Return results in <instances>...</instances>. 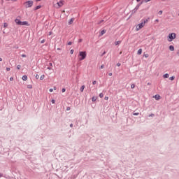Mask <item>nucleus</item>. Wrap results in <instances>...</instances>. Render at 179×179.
<instances>
[{
  "mask_svg": "<svg viewBox=\"0 0 179 179\" xmlns=\"http://www.w3.org/2000/svg\"><path fill=\"white\" fill-rule=\"evenodd\" d=\"M148 22V20H142V22L136 25V31H139L141 29H143V27H145V24H146Z\"/></svg>",
  "mask_w": 179,
  "mask_h": 179,
  "instance_id": "f257e3e1",
  "label": "nucleus"
},
{
  "mask_svg": "<svg viewBox=\"0 0 179 179\" xmlns=\"http://www.w3.org/2000/svg\"><path fill=\"white\" fill-rule=\"evenodd\" d=\"M87 55V54L86 53V51L80 52L78 55L79 61H83V59H85Z\"/></svg>",
  "mask_w": 179,
  "mask_h": 179,
  "instance_id": "f03ea898",
  "label": "nucleus"
},
{
  "mask_svg": "<svg viewBox=\"0 0 179 179\" xmlns=\"http://www.w3.org/2000/svg\"><path fill=\"white\" fill-rule=\"evenodd\" d=\"M176 37H177V34H176V33L169 34L168 36V41H173V40H175Z\"/></svg>",
  "mask_w": 179,
  "mask_h": 179,
  "instance_id": "7ed1b4c3",
  "label": "nucleus"
},
{
  "mask_svg": "<svg viewBox=\"0 0 179 179\" xmlns=\"http://www.w3.org/2000/svg\"><path fill=\"white\" fill-rule=\"evenodd\" d=\"M24 6L27 8H31L33 6V1H28L24 3Z\"/></svg>",
  "mask_w": 179,
  "mask_h": 179,
  "instance_id": "20e7f679",
  "label": "nucleus"
},
{
  "mask_svg": "<svg viewBox=\"0 0 179 179\" xmlns=\"http://www.w3.org/2000/svg\"><path fill=\"white\" fill-rule=\"evenodd\" d=\"M64 6V1L60 0L59 2L57 3V6H55V8L57 9H59V8Z\"/></svg>",
  "mask_w": 179,
  "mask_h": 179,
  "instance_id": "39448f33",
  "label": "nucleus"
},
{
  "mask_svg": "<svg viewBox=\"0 0 179 179\" xmlns=\"http://www.w3.org/2000/svg\"><path fill=\"white\" fill-rule=\"evenodd\" d=\"M20 26H30V24H29V22L27 21H21Z\"/></svg>",
  "mask_w": 179,
  "mask_h": 179,
  "instance_id": "423d86ee",
  "label": "nucleus"
},
{
  "mask_svg": "<svg viewBox=\"0 0 179 179\" xmlns=\"http://www.w3.org/2000/svg\"><path fill=\"white\" fill-rule=\"evenodd\" d=\"M15 22L16 23V24H17L18 26H20L22 21H20L19 19H15Z\"/></svg>",
  "mask_w": 179,
  "mask_h": 179,
  "instance_id": "0eeeda50",
  "label": "nucleus"
},
{
  "mask_svg": "<svg viewBox=\"0 0 179 179\" xmlns=\"http://www.w3.org/2000/svg\"><path fill=\"white\" fill-rule=\"evenodd\" d=\"M155 100H160V95L157 94L155 96H154Z\"/></svg>",
  "mask_w": 179,
  "mask_h": 179,
  "instance_id": "6e6552de",
  "label": "nucleus"
},
{
  "mask_svg": "<svg viewBox=\"0 0 179 179\" xmlns=\"http://www.w3.org/2000/svg\"><path fill=\"white\" fill-rule=\"evenodd\" d=\"M121 44V41H117L115 42V45H120Z\"/></svg>",
  "mask_w": 179,
  "mask_h": 179,
  "instance_id": "1a4fd4ad",
  "label": "nucleus"
},
{
  "mask_svg": "<svg viewBox=\"0 0 179 179\" xmlns=\"http://www.w3.org/2000/svg\"><path fill=\"white\" fill-rule=\"evenodd\" d=\"M80 92H83L85 90V85H82L81 87L80 88Z\"/></svg>",
  "mask_w": 179,
  "mask_h": 179,
  "instance_id": "9d476101",
  "label": "nucleus"
},
{
  "mask_svg": "<svg viewBox=\"0 0 179 179\" xmlns=\"http://www.w3.org/2000/svg\"><path fill=\"white\" fill-rule=\"evenodd\" d=\"M73 20H75V19L71 18V19L70 20V21L69 22V24H72V23H73Z\"/></svg>",
  "mask_w": 179,
  "mask_h": 179,
  "instance_id": "9b49d317",
  "label": "nucleus"
},
{
  "mask_svg": "<svg viewBox=\"0 0 179 179\" xmlns=\"http://www.w3.org/2000/svg\"><path fill=\"white\" fill-rule=\"evenodd\" d=\"M169 50H170V51H174V46L170 45L169 46Z\"/></svg>",
  "mask_w": 179,
  "mask_h": 179,
  "instance_id": "f8f14e48",
  "label": "nucleus"
},
{
  "mask_svg": "<svg viewBox=\"0 0 179 179\" xmlns=\"http://www.w3.org/2000/svg\"><path fill=\"white\" fill-rule=\"evenodd\" d=\"M38 9H41V6H37L34 8V10H38Z\"/></svg>",
  "mask_w": 179,
  "mask_h": 179,
  "instance_id": "ddd939ff",
  "label": "nucleus"
},
{
  "mask_svg": "<svg viewBox=\"0 0 179 179\" xmlns=\"http://www.w3.org/2000/svg\"><path fill=\"white\" fill-rule=\"evenodd\" d=\"M137 54H138V55H141L142 54V49H139V50H138V52H137Z\"/></svg>",
  "mask_w": 179,
  "mask_h": 179,
  "instance_id": "4468645a",
  "label": "nucleus"
},
{
  "mask_svg": "<svg viewBox=\"0 0 179 179\" xmlns=\"http://www.w3.org/2000/svg\"><path fill=\"white\" fill-rule=\"evenodd\" d=\"M163 78H164V79H167V78H169V74H168V73L164 74V75L163 76Z\"/></svg>",
  "mask_w": 179,
  "mask_h": 179,
  "instance_id": "2eb2a0df",
  "label": "nucleus"
},
{
  "mask_svg": "<svg viewBox=\"0 0 179 179\" xmlns=\"http://www.w3.org/2000/svg\"><path fill=\"white\" fill-rule=\"evenodd\" d=\"M103 34H106V30H102L101 31V36H103Z\"/></svg>",
  "mask_w": 179,
  "mask_h": 179,
  "instance_id": "dca6fc26",
  "label": "nucleus"
},
{
  "mask_svg": "<svg viewBox=\"0 0 179 179\" xmlns=\"http://www.w3.org/2000/svg\"><path fill=\"white\" fill-rule=\"evenodd\" d=\"M27 80V76H23L22 80Z\"/></svg>",
  "mask_w": 179,
  "mask_h": 179,
  "instance_id": "f3484780",
  "label": "nucleus"
},
{
  "mask_svg": "<svg viewBox=\"0 0 179 179\" xmlns=\"http://www.w3.org/2000/svg\"><path fill=\"white\" fill-rule=\"evenodd\" d=\"M96 100H97V97L93 96V97L92 98V101H96Z\"/></svg>",
  "mask_w": 179,
  "mask_h": 179,
  "instance_id": "a211bd4d",
  "label": "nucleus"
},
{
  "mask_svg": "<svg viewBox=\"0 0 179 179\" xmlns=\"http://www.w3.org/2000/svg\"><path fill=\"white\" fill-rule=\"evenodd\" d=\"M44 78H45V75H42L40 78L41 80H44Z\"/></svg>",
  "mask_w": 179,
  "mask_h": 179,
  "instance_id": "6ab92c4d",
  "label": "nucleus"
},
{
  "mask_svg": "<svg viewBox=\"0 0 179 179\" xmlns=\"http://www.w3.org/2000/svg\"><path fill=\"white\" fill-rule=\"evenodd\" d=\"M27 88H28V89H33V85H27Z\"/></svg>",
  "mask_w": 179,
  "mask_h": 179,
  "instance_id": "aec40b11",
  "label": "nucleus"
},
{
  "mask_svg": "<svg viewBox=\"0 0 179 179\" xmlns=\"http://www.w3.org/2000/svg\"><path fill=\"white\" fill-rule=\"evenodd\" d=\"M99 97H100L101 99H103V97H104V94H103V93H100V94H99Z\"/></svg>",
  "mask_w": 179,
  "mask_h": 179,
  "instance_id": "412c9836",
  "label": "nucleus"
},
{
  "mask_svg": "<svg viewBox=\"0 0 179 179\" xmlns=\"http://www.w3.org/2000/svg\"><path fill=\"white\" fill-rule=\"evenodd\" d=\"M174 79H176V77H175V76H172V77H170V78H169V80H174Z\"/></svg>",
  "mask_w": 179,
  "mask_h": 179,
  "instance_id": "4be33fe9",
  "label": "nucleus"
},
{
  "mask_svg": "<svg viewBox=\"0 0 179 179\" xmlns=\"http://www.w3.org/2000/svg\"><path fill=\"white\" fill-rule=\"evenodd\" d=\"M145 58H149V54H144Z\"/></svg>",
  "mask_w": 179,
  "mask_h": 179,
  "instance_id": "5701e85b",
  "label": "nucleus"
},
{
  "mask_svg": "<svg viewBox=\"0 0 179 179\" xmlns=\"http://www.w3.org/2000/svg\"><path fill=\"white\" fill-rule=\"evenodd\" d=\"M3 27H5V28L8 27V23L5 22L3 24Z\"/></svg>",
  "mask_w": 179,
  "mask_h": 179,
  "instance_id": "b1692460",
  "label": "nucleus"
},
{
  "mask_svg": "<svg viewBox=\"0 0 179 179\" xmlns=\"http://www.w3.org/2000/svg\"><path fill=\"white\" fill-rule=\"evenodd\" d=\"M35 78H36V79H39L40 78V76H38V74H36Z\"/></svg>",
  "mask_w": 179,
  "mask_h": 179,
  "instance_id": "393cba45",
  "label": "nucleus"
},
{
  "mask_svg": "<svg viewBox=\"0 0 179 179\" xmlns=\"http://www.w3.org/2000/svg\"><path fill=\"white\" fill-rule=\"evenodd\" d=\"M131 87L132 89H135V84H131Z\"/></svg>",
  "mask_w": 179,
  "mask_h": 179,
  "instance_id": "a878e982",
  "label": "nucleus"
},
{
  "mask_svg": "<svg viewBox=\"0 0 179 179\" xmlns=\"http://www.w3.org/2000/svg\"><path fill=\"white\" fill-rule=\"evenodd\" d=\"M158 13H159V15H163V10H159V11L158 12Z\"/></svg>",
  "mask_w": 179,
  "mask_h": 179,
  "instance_id": "bb28decb",
  "label": "nucleus"
},
{
  "mask_svg": "<svg viewBox=\"0 0 179 179\" xmlns=\"http://www.w3.org/2000/svg\"><path fill=\"white\" fill-rule=\"evenodd\" d=\"M20 68H22V66H20V65L17 66V69H20Z\"/></svg>",
  "mask_w": 179,
  "mask_h": 179,
  "instance_id": "cd10ccee",
  "label": "nucleus"
},
{
  "mask_svg": "<svg viewBox=\"0 0 179 179\" xmlns=\"http://www.w3.org/2000/svg\"><path fill=\"white\" fill-rule=\"evenodd\" d=\"M49 92H50V93H52V92H54V90H53L52 88H50V89L49 90Z\"/></svg>",
  "mask_w": 179,
  "mask_h": 179,
  "instance_id": "c85d7f7f",
  "label": "nucleus"
},
{
  "mask_svg": "<svg viewBox=\"0 0 179 179\" xmlns=\"http://www.w3.org/2000/svg\"><path fill=\"white\" fill-rule=\"evenodd\" d=\"M66 91V90H65V88H63V89L62 90V93H65Z\"/></svg>",
  "mask_w": 179,
  "mask_h": 179,
  "instance_id": "c756f323",
  "label": "nucleus"
},
{
  "mask_svg": "<svg viewBox=\"0 0 179 179\" xmlns=\"http://www.w3.org/2000/svg\"><path fill=\"white\" fill-rule=\"evenodd\" d=\"M51 101H52V104H55V99H52Z\"/></svg>",
  "mask_w": 179,
  "mask_h": 179,
  "instance_id": "7c9ffc66",
  "label": "nucleus"
},
{
  "mask_svg": "<svg viewBox=\"0 0 179 179\" xmlns=\"http://www.w3.org/2000/svg\"><path fill=\"white\" fill-rule=\"evenodd\" d=\"M150 1L152 0H144V2L148 3V2H150Z\"/></svg>",
  "mask_w": 179,
  "mask_h": 179,
  "instance_id": "2f4dec72",
  "label": "nucleus"
},
{
  "mask_svg": "<svg viewBox=\"0 0 179 179\" xmlns=\"http://www.w3.org/2000/svg\"><path fill=\"white\" fill-rule=\"evenodd\" d=\"M73 52H74V50L73 49L71 50L70 53L72 55V54H73Z\"/></svg>",
  "mask_w": 179,
  "mask_h": 179,
  "instance_id": "473e14b6",
  "label": "nucleus"
},
{
  "mask_svg": "<svg viewBox=\"0 0 179 179\" xmlns=\"http://www.w3.org/2000/svg\"><path fill=\"white\" fill-rule=\"evenodd\" d=\"M6 71H7L8 72H9V71H10V68L7 67V68H6Z\"/></svg>",
  "mask_w": 179,
  "mask_h": 179,
  "instance_id": "72a5a7b5",
  "label": "nucleus"
},
{
  "mask_svg": "<svg viewBox=\"0 0 179 179\" xmlns=\"http://www.w3.org/2000/svg\"><path fill=\"white\" fill-rule=\"evenodd\" d=\"M41 43V44H43V43H45V40H44V39L42 40Z\"/></svg>",
  "mask_w": 179,
  "mask_h": 179,
  "instance_id": "f704fd0d",
  "label": "nucleus"
},
{
  "mask_svg": "<svg viewBox=\"0 0 179 179\" xmlns=\"http://www.w3.org/2000/svg\"><path fill=\"white\" fill-rule=\"evenodd\" d=\"M96 83H97V82L96 80L92 82V85H96Z\"/></svg>",
  "mask_w": 179,
  "mask_h": 179,
  "instance_id": "c9c22d12",
  "label": "nucleus"
},
{
  "mask_svg": "<svg viewBox=\"0 0 179 179\" xmlns=\"http://www.w3.org/2000/svg\"><path fill=\"white\" fill-rule=\"evenodd\" d=\"M26 57H27L26 55H22V58H26Z\"/></svg>",
  "mask_w": 179,
  "mask_h": 179,
  "instance_id": "e433bc0d",
  "label": "nucleus"
},
{
  "mask_svg": "<svg viewBox=\"0 0 179 179\" xmlns=\"http://www.w3.org/2000/svg\"><path fill=\"white\" fill-rule=\"evenodd\" d=\"M69 110H71V107H67V108H66V110H67V111H69Z\"/></svg>",
  "mask_w": 179,
  "mask_h": 179,
  "instance_id": "4c0bfd02",
  "label": "nucleus"
},
{
  "mask_svg": "<svg viewBox=\"0 0 179 179\" xmlns=\"http://www.w3.org/2000/svg\"><path fill=\"white\" fill-rule=\"evenodd\" d=\"M68 45H72V42H69Z\"/></svg>",
  "mask_w": 179,
  "mask_h": 179,
  "instance_id": "58836bf2",
  "label": "nucleus"
},
{
  "mask_svg": "<svg viewBox=\"0 0 179 179\" xmlns=\"http://www.w3.org/2000/svg\"><path fill=\"white\" fill-rule=\"evenodd\" d=\"M117 66H121V63H117Z\"/></svg>",
  "mask_w": 179,
  "mask_h": 179,
  "instance_id": "ea45409f",
  "label": "nucleus"
},
{
  "mask_svg": "<svg viewBox=\"0 0 179 179\" xmlns=\"http://www.w3.org/2000/svg\"><path fill=\"white\" fill-rule=\"evenodd\" d=\"M104 68V64H102L101 66V69H103Z\"/></svg>",
  "mask_w": 179,
  "mask_h": 179,
  "instance_id": "a19ab883",
  "label": "nucleus"
},
{
  "mask_svg": "<svg viewBox=\"0 0 179 179\" xmlns=\"http://www.w3.org/2000/svg\"><path fill=\"white\" fill-rule=\"evenodd\" d=\"M10 80L12 82V80H13V77L10 78Z\"/></svg>",
  "mask_w": 179,
  "mask_h": 179,
  "instance_id": "79ce46f5",
  "label": "nucleus"
},
{
  "mask_svg": "<svg viewBox=\"0 0 179 179\" xmlns=\"http://www.w3.org/2000/svg\"><path fill=\"white\" fill-rule=\"evenodd\" d=\"M109 76H113V73H109Z\"/></svg>",
  "mask_w": 179,
  "mask_h": 179,
  "instance_id": "37998d69",
  "label": "nucleus"
},
{
  "mask_svg": "<svg viewBox=\"0 0 179 179\" xmlns=\"http://www.w3.org/2000/svg\"><path fill=\"white\" fill-rule=\"evenodd\" d=\"M105 100H108V96H105Z\"/></svg>",
  "mask_w": 179,
  "mask_h": 179,
  "instance_id": "c03bdc74",
  "label": "nucleus"
},
{
  "mask_svg": "<svg viewBox=\"0 0 179 179\" xmlns=\"http://www.w3.org/2000/svg\"><path fill=\"white\" fill-rule=\"evenodd\" d=\"M134 115H139V113H134Z\"/></svg>",
  "mask_w": 179,
  "mask_h": 179,
  "instance_id": "a18cd8bd",
  "label": "nucleus"
},
{
  "mask_svg": "<svg viewBox=\"0 0 179 179\" xmlns=\"http://www.w3.org/2000/svg\"><path fill=\"white\" fill-rule=\"evenodd\" d=\"M70 127H71V128H72V127H73V124H70Z\"/></svg>",
  "mask_w": 179,
  "mask_h": 179,
  "instance_id": "49530a36",
  "label": "nucleus"
},
{
  "mask_svg": "<svg viewBox=\"0 0 179 179\" xmlns=\"http://www.w3.org/2000/svg\"><path fill=\"white\" fill-rule=\"evenodd\" d=\"M155 22H157L158 23L159 19L155 20Z\"/></svg>",
  "mask_w": 179,
  "mask_h": 179,
  "instance_id": "de8ad7c7",
  "label": "nucleus"
},
{
  "mask_svg": "<svg viewBox=\"0 0 179 179\" xmlns=\"http://www.w3.org/2000/svg\"><path fill=\"white\" fill-rule=\"evenodd\" d=\"M51 34H52V32L50 31V32L49 33V36H51Z\"/></svg>",
  "mask_w": 179,
  "mask_h": 179,
  "instance_id": "09e8293b",
  "label": "nucleus"
},
{
  "mask_svg": "<svg viewBox=\"0 0 179 179\" xmlns=\"http://www.w3.org/2000/svg\"><path fill=\"white\" fill-rule=\"evenodd\" d=\"M54 90H57V87H54Z\"/></svg>",
  "mask_w": 179,
  "mask_h": 179,
  "instance_id": "8fccbe9b",
  "label": "nucleus"
},
{
  "mask_svg": "<svg viewBox=\"0 0 179 179\" xmlns=\"http://www.w3.org/2000/svg\"><path fill=\"white\" fill-rule=\"evenodd\" d=\"M2 62V58L0 57V62Z\"/></svg>",
  "mask_w": 179,
  "mask_h": 179,
  "instance_id": "3c124183",
  "label": "nucleus"
},
{
  "mask_svg": "<svg viewBox=\"0 0 179 179\" xmlns=\"http://www.w3.org/2000/svg\"><path fill=\"white\" fill-rule=\"evenodd\" d=\"M137 1V2H141V0H136Z\"/></svg>",
  "mask_w": 179,
  "mask_h": 179,
  "instance_id": "603ef678",
  "label": "nucleus"
},
{
  "mask_svg": "<svg viewBox=\"0 0 179 179\" xmlns=\"http://www.w3.org/2000/svg\"><path fill=\"white\" fill-rule=\"evenodd\" d=\"M0 177H2V173H0Z\"/></svg>",
  "mask_w": 179,
  "mask_h": 179,
  "instance_id": "864d4df0",
  "label": "nucleus"
},
{
  "mask_svg": "<svg viewBox=\"0 0 179 179\" xmlns=\"http://www.w3.org/2000/svg\"><path fill=\"white\" fill-rule=\"evenodd\" d=\"M48 69L50 70V69H51V68L48 67Z\"/></svg>",
  "mask_w": 179,
  "mask_h": 179,
  "instance_id": "5fc2aeb1",
  "label": "nucleus"
},
{
  "mask_svg": "<svg viewBox=\"0 0 179 179\" xmlns=\"http://www.w3.org/2000/svg\"><path fill=\"white\" fill-rule=\"evenodd\" d=\"M63 13H65V10H63Z\"/></svg>",
  "mask_w": 179,
  "mask_h": 179,
  "instance_id": "6e6d98bb",
  "label": "nucleus"
},
{
  "mask_svg": "<svg viewBox=\"0 0 179 179\" xmlns=\"http://www.w3.org/2000/svg\"><path fill=\"white\" fill-rule=\"evenodd\" d=\"M120 54H122V52H120Z\"/></svg>",
  "mask_w": 179,
  "mask_h": 179,
  "instance_id": "4d7b16f0",
  "label": "nucleus"
},
{
  "mask_svg": "<svg viewBox=\"0 0 179 179\" xmlns=\"http://www.w3.org/2000/svg\"><path fill=\"white\" fill-rule=\"evenodd\" d=\"M50 65H52V63H50Z\"/></svg>",
  "mask_w": 179,
  "mask_h": 179,
  "instance_id": "13d9d810",
  "label": "nucleus"
},
{
  "mask_svg": "<svg viewBox=\"0 0 179 179\" xmlns=\"http://www.w3.org/2000/svg\"><path fill=\"white\" fill-rule=\"evenodd\" d=\"M6 1H10V0H6Z\"/></svg>",
  "mask_w": 179,
  "mask_h": 179,
  "instance_id": "bf43d9fd",
  "label": "nucleus"
}]
</instances>
